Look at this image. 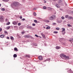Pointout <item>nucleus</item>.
Returning <instances> with one entry per match:
<instances>
[{"label":"nucleus","mask_w":73,"mask_h":73,"mask_svg":"<svg viewBox=\"0 0 73 73\" xmlns=\"http://www.w3.org/2000/svg\"><path fill=\"white\" fill-rule=\"evenodd\" d=\"M19 6V3L17 2H14L12 4H11V7L12 8H14L13 6L15 7H17L18 8Z\"/></svg>","instance_id":"1"},{"label":"nucleus","mask_w":73,"mask_h":73,"mask_svg":"<svg viewBox=\"0 0 73 73\" xmlns=\"http://www.w3.org/2000/svg\"><path fill=\"white\" fill-rule=\"evenodd\" d=\"M0 21L1 23H3L4 21V17L2 15L0 16Z\"/></svg>","instance_id":"2"},{"label":"nucleus","mask_w":73,"mask_h":73,"mask_svg":"<svg viewBox=\"0 0 73 73\" xmlns=\"http://www.w3.org/2000/svg\"><path fill=\"white\" fill-rule=\"evenodd\" d=\"M62 56L65 58H69V56H66V55H65V54H62L60 55V57H62Z\"/></svg>","instance_id":"3"},{"label":"nucleus","mask_w":73,"mask_h":73,"mask_svg":"<svg viewBox=\"0 0 73 73\" xmlns=\"http://www.w3.org/2000/svg\"><path fill=\"white\" fill-rule=\"evenodd\" d=\"M56 18V16L55 15H54L52 16H51L50 17V20H53L54 19H55Z\"/></svg>","instance_id":"4"},{"label":"nucleus","mask_w":73,"mask_h":73,"mask_svg":"<svg viewBox=\"0 0 73 73\" xmlns=\"http://www.w3.org/2000/svg\"><path fill=\"white\" fill-rule=\"evenodd\" d=\"M61 2H62V0H59L58 3L60 5H63V4L61 3Z\"/></svg>","instance_id":"5"},{"label":"nucleus","mask_w":73,"mask_h":73,"mask_svg":"<svg viewBox=\"0 0 73 73\" xmlns=\"http://www.w3.org/2000/svg\"><path fill=\"white\" fill-rule=\"evenodd\" d=\"M38 58L39 60L41 61L42 60V57L41 56H39Z\"/></svg>","instance_id":"6"},{"label":"nucleus","mask_w":73,"mask_h":73,"mask_svg":"<svg viewBox=\"0 0 73 73\" xmlns=\"http://www.w3.org/2000/svg\"><path fill=\"white\" fill-rule=\"evenodd\" d=\"M25 37L26 38H30V37H31V36L30 35H25Z\"/></svg>","instance_id":"7"},{"label":"nucleus","mask_w":73,"mask_h":73,"mask_svg":"<svg viewBox=\"0 0 73 73\" xmlns=\"http://www.w3.org/2000/svg\"><path fill=\"white\" fill-rule=\"evenodd\" d=\"M56 7L57 8H60V5H59L58 4H56Z\"/></svg>","instance_id":"8"},{"label":"nucleus","mask_w":73,"mask_h":73,"mask_svg":"<svg viewBox=\"0 0 73 73\" xmlns=\"http://www.w3.org/2000/svg\"><path fill=\"white\" fill-rule=\"evenodd\" d=\"M26 57H27V58H30V55H26L25 56Z\"/></svg>","instance_id":"9"},{"label":"nucleus","mask_w":73,"mask_h":73,"mask_svg":"<svg viewBox=\"0 0 73 73\" xmlns=\"http://www.w3.org/2000/svg\"><path fill=\"white\" fill-rule=\"evenodd\" d=\"M57 22L58 23H61L62 22V21L61 20L59 21L58 20H57Z\"/></svg>","instance_id":"10"},{"label":"nucleus","mask_w":73,"mask_h":73,"mask_svg":"<svg viewBox=\"0 0 73 73\" xmlns=\"http://www.w3.org/2000/svg\"><path fill=\"white\" fill-rule=\"evenodd\" d=\"M27 28H28L29 29H32V27L31 26H29L27 27Z\"/></svg>","instance_id":"11"},{"label":"nucleus","mask_w":73,"mask_h":73,"mask_svg":"<svg viewBox=\"0 0 73 73\" xmlns=\"http://www.w3.org/2000/svg\"><path fill=\"white\" fill-rule=\"evenodd\" d=\"M44 21L45 23H49V21L48 20H46Z\"/></svg>","instance_id":"12"},{"label":"nucleus","mask_w":73,"mask_h":73,"mask_svg":"<svg viewBox=\"0 0 73 73\" xmlns=\"http://www.w3.org/2000/svg\"><path fill=\"white\" fill-rule=\"evenodd\" d=\"M5 36L4 35H1L0 37L1 38H3V37H4Z\"/></svg>","instance_id":"13"},{"label":"nucleus","mask_w":73,"mask_h":73,"mask_svg":"<svg viewBox=\"0 0 73 73\" xmlns=\"http://www.w3.org/2000/svg\"><path fill=\"white\" fill-rule=\"evenodd\" d=\"M13 24L14 25H17V23L16 22H13Z\"/></svg>","instance_id":"14"},{"label":"nucleus","mask_w":73,"mask_h":73,"mask_svg":"<svg viewBox=\"0 0 73 73\" xmlns=\"http://www.w3.org/2000/svg\"><path fill=\"white\" fill-rule=\"evenodd\" d=\"M13 57L14 58H16V57H17V54H15L13 55Z\"/></svg>","instance_id":"15"},{"label":"nucleus","mask_w":73,"mask_h":73,"mask_svg":"<svg viewBox=\"0 0 73 73\" xmlns=\"http://www.w3.org/2000/svg\"><path fill=\"white\" fill-rule=\"evenodd\" d=\"M56 49H60V48H61V47L57 46L56 47Z\"/></svg>","instance_id":"16"},{"label":"nucleus","mask_w":73,"mask_h":73,"mask_svg":"<svg viewBox=\"0 0 73 73\" xmlns=\"http://www.w3.org/2000/svg\"><path fill=\"white\" fill-rule=\"evenodd\" d=\"M4 2H8L9 1V0H2Z\"/></svg>","instance_id":"17"},{"label":"nucleus","mask_w":73,"mask_h":73,"mask_svg":"<svg viewBox=\"0 0 73 73\" xmlns=\"http://www.w3.org/2000/svg\"><path fill=\"white\" fill-rule=\"evenodd\" d=\"M50 29V27L49 26L47 27L46 28V29Z\"/></svg>","instance_id":"18"},{"label":"nucleus","mask_w":73,"mask_h":73,"mask_svg":"<svg viewBox=\"0 0 73 73\" xmlns=\"http://www.w3.org/2000/svg\"><path fill=\"white\" fill-rule=\"evenodd\" d=\"M41 35H42V36H43V38H45V35H44V34H43L42 33H41Z\"/></svg>","instance_id":"19"},{"label":"nucleus","mask_w":73,"mask_h":73,"mask_svg":"<svg viewBox=\"0 0 73 73\" xmlns=\"http://www.w3.org/2000/svg\"><path fill=\"white\" fill-rule=\"evenodd\" d=\"M14 50L16 51H18V50H17V48L16 47H15L14 48Z\"/></svg>","instance_id":"20"},{"label":"nucleus","mask_w":73,"mask_h":73,"mask_svg":"<svg viewBox=\"0 0 73 73\" xmlns=\"http://www.w3.org/2000/svg\"><path fill=\"white\" fill-rule=\"evenodd\" d=\"M62 32H64V31H65V28H62Z\"/></svg>","instance_id":"21"},{"label":"nucleus","mask_w":73,"mask_h":73,"mask_svg":"<svg viewBox=\"0 0 73 73\" xmlns=\"http://www.w3.org/2000/svg\"><path fill=\"white\" fill-rule=\"evenodd\" d=\"M68 17H69V15H67L65 16V18H68Z\"/></svg>","instance_id":"22"},{"label":"nucleus","mask_w":73,"mask_h":73,"mask_svg":"<svg viewBox=\"0 0 73 73\" xmlns=\"http://www.w3.org/2000/svg\"><path fill=\"white\" fill-rule=\"evenodd\" d=\"M33 15H34V16H36V15H37V14H36V13H35V12H34L33 13Z\"/></svg>","instance_id":"23"},{"label":"nucleus","mask_w":73,"mask_h":73,"mask_svg":"<svg viewBox=\"0 0 73 73\" xmlns=\"http://www.w3.org/2000/svg\"><path fill=\"white\" fill-rule=\"evenodd\" d=\"M10 38L11 40H14V39L13 38V36H11L10 37Z\"/></svg>","instance_id":"24"},{"label":"nucleus","mask_w":73,"mask_h":73,"mask_svg":"<svg viewBox=\"0 0 73 73\" xmlns=\"http://www.w3.org/2000/svg\"><path fill=\"white\" fill-rule=\"evenodd\" d=\"M10 26H8L6 28L7 29H10Z\"/></svg>","instance_id":"25"},{"label":"nucleus","mask_w":73,"mask_h":73,"mask_svg":"<svg viewBox=\"0 0 73 73\" xmlns=\"http://www.w3.org/2000/svg\"><path fill=\"white\" fill-rule=\"evenodd\" d=\"M53 33H55V34L58 33V32H57V31H54L53 32Z\"/></svg>","instance_id":"26"},{"label":"nucleus","mask_w":73,"mask_h":73,"mask_svg":"<svg viewBox=\"0 0 73 73\" xmlns=\"http://www.w3.org/2000/svg\"><path fill=\"white\" fill-rule=\"evenodd\" d=\"M10 24H11V23L9 22H8L7 23V25H9Z\"/></svg>","instance_id":"27"},{"label":"nucleus","mask_w":73,"mask_h":73,"mask_svg":"<svg viewBox=\"0 0 73 73\" xmlns=\"http://www.w3.org/2000/svg\"><path fill=\"white\" fill-rule=\"evenodd\" d=\"M56 30H59L60 29V28L58 27H57L56 28Z\"/></svg>","instance_id":"28"},{"label":"nucleus","mask_w":73,"mask_h":73,"mask_svg":"<svg viewBox=\"0 0 73 73\" xmlns=\"http://www.w3.org/2000/svg\"><path fill=\"white\" fill-rule=\"evenodd\" d=\"M50 58H47L46 60V61H50Z\"/></svg>","instance_id":"29"},{"label":"nucleus","mask_w":73,"mask_h":73,"mask_svg":"<svg viewBox=\"0 0 73 73\" xmlns=\"http://www.w3.org/2000/svg\"><path fill=\"white\" fill-rule=\"evenodd\" d=\"M43 9H46V6H44L43 7Z\"/></svg>","instance_id":"30"},{"label":"nucleus","mask_w":73,"mask_h":73,"mask_svg":"<svg viewBox=\"0 0 73 73\" xmlns=\"http://www.w3.org/2000/svg\"><path fill=\"white\" fill-rule=\"evenodd\" d=\"M67 25L68 27H71V25L70 24H68Z\"/></svg>","instance_id":"31"},{"label":"nucleus","mask_w":73,"mask_h":73,"mask_svg":"<svg viewBox=\"0 0 73 73\" xmlns=\"http://www.w3.org/2000/svg\"><path fill=\"white\" fill-rule=\"evenodd\" d=\"M37 20H35L34 21V22L35 23H37Z\"/></svg>","instance_id":"32"},{"label":"nucleus","mask_w":73,"mask_h":73,"mask_svg":"<svg viewBox=\"0 0 73 73\" xmlns=\"http://www.w3.org/2000/svg\"><path fill=\"white\" fill-rule=\"evenodd\" d=\"M35 36L36 37H38V35H36V34L35 35Z\"/></svg>","instance_id":"33"},{"label":"nucleus","mask_w":73,"mask_h":73,"mask_svg":"<svg viewBox=\"0 0 73 73\" xmlns=\"http://www.w3.org/2000/svg\"><path fill=\"white\" fill-rule=\"evenodd\" d=\"M62 19V20H64V19H65V18H64V17H61Z\"/></svg>","instance_id":"34"},{"label":"nucleus","mask_w":73,"mask_h":73,"mask_svg":"<svg viewBox=\"0 0 73 73\" xmlns=\"http://www.w3.org/2000/svg\"><path fill=\"white\" fill-rule=\"evenodd\" d=\"M35 25H36V24H35V23L33 24V26H35Z\"/></svg>","instance_id":"35"},{"label":"nucleus","mask_w":73,"mask_h":73,"mask_svg":"<svg viewBox=\"0 0 73 73\" xmlns=\"http://www.w3.org/2000/svg\"><path fill=\"white\" fill-rule=\"evenodd\" d=\"M18 25H19V26H20V25H21V23H18Z\"/></svg>","instance_id":"36"},{"label":"nucleus","mask_w":73,"mask_h":73,"mask_svg":"<svg viewBox=\"0 0 73 73\" xmlns=\"http://www.w3.org/2000/svg\"><path fill=\"white\" fill-rule=\"evenodd\" d=\"M22 18V16H20V19H21Z\"/></svg>","instance_id":"37"},{"label":"nucleus","mask_w":73,"mask_h":73,"mask_svg":"<svg viewBox=\"0 0 73 73\" xmlns=\"http://www.w3.org/2000/svg\"><path fill=\"white\" fill-rule=\"evenodd\" d=\"M2 11H4L5 10V9H4V8H2Z\"/></svg>","instance_id":"38"},{"label":"nucleus","mask_w":73,"mask_h":73,"mask_svg":"<svg viewBox=\"0 0 73 73\" xmlns=\"http://www.w3.org/2000/svg\"><path fill=\"white\" fill-rule=\"evenodd\" d=\"M56 23H52V25H56Z\"/></svg>","instance_id":"39"},{"label":"nucleus","mask_w":73,"mask_h":73,"mask_svg":"<svg viewBox=\"0 0 73 73\" xmlns=\"http://www.w3.org/2000/svg\"><path fill=\"white\" fill-rule=\"evenodd\" d=\"M21 33H22V34H24V33H25V32H21Z\"/></svg>","instance_id":"40"},{"label":"nucleus","mask_w":73,"mask_h":73,"mask_svg":"<svg viewBox=\"0 0 73 73\" xmlns=\"http://www.w3.org/2000/svg\"><path fill=\"white\" fill-rule=\"evenodd\" d=\"M25 19L23 18V19H22L23 21H25Z\"/></svg>","instance_id":"41"},{"label":"nucleus","mask_w":73,"mask_h":73,"mask_svg":"<svg viewBox=\"0 0 73 73\" xmlns=\"http://www.w3.org/2000/svg\"><path fill=\"white\" fill-rule=\"evenodd\" d=\"M64 3L66 5H67V4H66V3L65 2H64Z\"/></svg>","instance_id":"42"},{"label":"nucleus","mask_w":73,"mask_h":73,"mask_svg":"<svg viewBox=\"0 0 73 73\" xmlns=\"http://www.w3.org/2000/svg\"><path fill=\"white\" fill-rule=\"evenodd\" d=\"M7 39H9V37H7Z\"/></svg>","instance_id":"43"},{"label":"nucleus","mask_w":73,"mask_h":73,"mask_svg":"<svg viewBox=\"0 0 73 73\" xmlns=\"http://www.w3.org/2000/svg\"><path fill=\"white\" fill-rule=\"evenodd\" d=\"M72 39H71V40H69V41H70V42H71L72 41Z\"/></svg>","instance_id":"44"},{"label":"nucleus","mask_w":73,"mask_h":73,"mask_svg":"<svg viewBox=\"0 0 73 73\" xmlns=\"http://www.w3.org/2000/svg\"><path fill=\"white\" fill-rule=\"evenodd\" d=\"M69 19H72V17H69Z\"/></svg>","instance_id":"45"},{"label":"nucleus","mask_w":73,"mask_h":73,"mask_svg":"<svg viewBox=\"0 0 73 73\" xmlns=\"http://www.w3.org/2000/svg\"><path fill=\"white\" fill-rule=\"evenodd\" d=\"M71 70V69H70V72H72V73H73V72L71 71V70Z\"/></svg>","instance_id":"46"},{"label":"nucleus","mask_w":73,"mask_h":73,"mask_svg":"<svg viewBox=\"0 0 73 73\" xmlns=\"http://www.w3.org/2000/svg\"><path fill=\"white\" fill-rule=\"evenodd\" d=\"M2 31V29L1 28H0V32H1Z\"/></svg>","instance_id":"47"},{"label":"nucleus","mask_w":73,"mask_h":73,"mask_svg":"<svg viewBox=\"0 0 73 73\" xmlns=\"http://www.w3.org/2000/svg\"><path fill=\"white\" fill-rule=\"evenodd\" d=\"M36 8H34L33 10H36Z\"/></svg>","instance_id":"48"},{"label":"nucleus","mask_w":73,"mask_h":73,"mask_svg":"<svg viewBox=\"0 0 73 73\" xmlns=\"http://www.w3.org/2000/svg\"><path fill=\"white\" fill-rule=\"evenodd\" d=\"M35 46H37V44H35Z\"/></svg>","instance_id":"49"},{"label":"nucleus","mask_w":73,"mask_h":73,"mask_svg":"<svg viewBox=\"0 0 73 73\" xmlns=\"http://www.w3.org/2000/svg\"><path fill=\"white\" fill-rule=\"evenodd\" d=\"M5 33H7V31H5Z\"/></svg>","instance_id":"50"},{"label":"nucleus","mask_w":73,"mask_h":73,"mask_svg":"<svg viewBox=\"0 0 73 73\" xmlns=\"http://www.w3.org/2000/svg\"><path fill=\"white\" fill-rule=\"evenodd\" d=\"M21 26H20L19 27L20 29H21Z\"/></svg>","instance_id":"51"},{"label":"nucleus","mask_w":73,"mask_h":73,"mask_svg":"<svg viewBox=\"0 0 73 73\" xmlns=\"http://www.w3.org/2000/svg\"><path fill=\"white\" fill-rule=\"evenodd\" d=\"M39 23V22L37 21V22H36V23Z\"/></svg>","instance_id":"52"},{"label":"nucleus","mask_w":73,"mask_h":73,"mask_svg":"<svg viewBox=\"0 0 73 73\" xmlns=\"http://www.w3.org/2000/svg\"><path fill=\"white\" fill-rule=\"evenodd\" d=\"M49 8L50 9H51V8L49 7Z\"/></svg>","instance_id":"53"},{"label":"nucleus","mask_w":73,"mask_h":73,"mask_svg":"<svg viewBox=\"0 0 73 73\" xmlns=\"http://www.w3.org/2000/svg\"><path fill=\"white\" fill-rule=\"evenodd\" d=\"M46 3V1H45L44 2V3Z\"/></svg>","instance_id":"54"},{"label":"nucleus","mask_w":73,"mask_h":73,"mask_svg":"<svg viewBox=\"0 0 73 73\" xmlns=\"http://www.w3.org/2000/svg\"><path fill=\"white\" fill-rule=\"evenodd\" d=\"M1 4H0V7H1Z\"/></svg>","instance_id":"55"},{"label":"nucleus","mask_w":73,"mask_h":73,"mask_svg":"<svg viewBox=\"0 0 73 73\" xmlns=\"http://www.w3.org/2000/svg\"><path fill=\"white\" fill-rule=\"evenodd\" d=\"M16 26H14V28H16Z\"/></svg>","instance_id":"56"},{"label":"nucleus","mask_w":73,"mask_h":73,"mask_svg":"<svg viewBox=\"0 0 73 73\" xmlns=\"http://www.w3.org/2000/svg\"><path fill=\"white\" fill-rule=\"evenodd\" d=\"M44 29L45 28V27H44Z\"/></svg>","instance_id":"57"},{"label":"nucleus","mask_w":73,"mask_h":73,"mask_svg":"<svg viewBox=\"0 0 73 73\" xmlns=\"http://www.w3.org/2000/svg\"><path fill=\"white\" fill-rule=\"evenodd\" d=\"M53 1H55V0H52Z\"/></svg>","instance_id":"58"},{"label":"nucleus","mask_w":73,"mask_h":73,"mask_svg":"<svg viewBox=\"0 0 73 73\" xmlns=\"http://www.w3.org/2000/svg\"><path fill=\"white\" fill-rule=\"evenodd\" d=\"M72 13H73V11H72Z\"/></svg>","instance_id":"59"},{"label":"nucleus","mask_w":73,"mask_h":73,"mask_svg":"<svg viewBox=\"0 0 73 73\" xmlns=\"http://www.w3.org/2000/svg\"><path fill=\"white\" fill-rule=\"evenodd\" d=\"M15 58H14V59L15 60Z\"/></svg>","instance_id":"60"}]
</instances>
